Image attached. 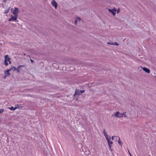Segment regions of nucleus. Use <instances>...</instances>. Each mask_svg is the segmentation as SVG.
Masks as SVG:
<instances>
[{
    "label": "nucleus",
    "mask_w": 156,
    "mask_h": 156,
    "mask_svg": "<svg viewBox=\"0 0 156 156\" xmlns=\"http://www.w3.org/2000/svg\"><path fill=\"white\" fill-rule=\"evenodd\" d=\"M9 63L10 64H11V62H10V60L9 61Z\"/></svg>",
    "instance_id": "nucleus-38"
},
{
    "label": "nucleus",
    "mask_w": 156,
    "mask_h": 156,
    "mask_svg": "<svg viewBox=\"0 0 156 156\" xmlns=\"http://www.w3.org/2000/svg\"><path fill=\"white\" fill-rule=\"evenodd\" d=\"M120 12V9L119 8L117 10V13H118Z\"/></svg>",
    "instance_id": "nucleus-23"
},
{
    "label": "nucleus",
    "mask_w": 156,
    "mask_h": 156,
    "mask_svg": "<svg viewBox=\"0 0 156 156\" xmlns=\"http://www.w3.org/2000/svg\"><path fill=\"white\" fill-rule=\"evenodd\" d=\"M7 76V75H6V76H4V78L5 79L6 78V76Z\"/></svg>",
    "instance_id": "nucleus-35"
},
{
    "label": "nucleus",
    "mask_w": 156,
    "mask_h": 156,
    "mask_svg": "<svg viewBox=\"0 0 156 156\" xmlns=\"http://www.w3.org/2000/svg\"><path fill=\"white\" fill-rule=\"evenodd\" d=\"M106 132L105 131V129H103V133H106Z\"/></svg>",
    "instance_id": "nucleus-30"
},
{
    "label": "nucleus",
    "mask_w": 156,
    "mask_h": 156,
    "mask_svg": "<svg viewBox=\"0 0 156 156\" xmlns=\"http://www.w3.org/2000/svg\"><path fill=\"white\" fill-rule=\"evenodd\" d=\"M128 152H129V154L130 155V156H132L131 155V154H130V152H129V150H128Z\"/></svg>",
    "instance_id": "nucleus-33"
},
{
    "label": "nucleus",
    "mask_w": 156,
    "mask_h": 156,
    "mask_svg": "<svg viewBox=\"0 0 156 156\" xmlns=\"http://www.w3.org/2000/svg\"><path fill=\"white\" fill-rule=\"evenodd\" d=\"M77 23V20H76L75 21L74 23L76 25Z\"/></svg>",
    "instance_id": "nucleus-24"
},
{
    "label": "nucleus",
    "mask_w": 156,
    "mask_h": 156,
    "mask_svg": "<svg viewBox=\"0 0 156 156\" xmlns=\"http://www.w3.org/2000/svg\"><path fill=\"white\" fill-rule=\"evenodd\" d=\"M117 138H118V143L120 145L121 147L122 146V142L121 141L119 137L118 136H116Z\"/></svg>",
    "instance_id": "nucleus-7"
},
{
    "label": "nucleus",
    "mask_w": 156,
    "mask_h": 156,
    "mask_svg": "<svg viewBox=\"0 0 156 156\" xmlns=\"http://www.w3.org/2000/svg\"><path fill=\"white\" fill-rule=\"evenodd\" d=\"M108 146H109V148L110 149L111 151H112V149L111 148V145H110V144H108Z\"/></svg>",
    "instance_id": "nucleus-25"
},
{
    "label": "nucleus",
    "mask_w": 156,
    "mask_h": 156,
    "mask_svg": "<svg viewBox=\"0 0 156 156\" xmlns=\"http://www.w3.org/2000/svg\"><path fill=\"white\" fill-rule=\"evenodd\" d=\"M112 116H114L115 118H120L122 117V115L119 112H116L112 115Z\"/></svg>",
    "instance_id": "nucleus-1"
},
{
    "label": "nucleus",
    "mask_w": 156,
    "mask_h": 156,
    "mask_svg": "<svg viewBox=\"0 0 156 156\" xmlns=\"http://www.w3.org/2000/svg\"><path fill=\"white\" fill-rule=\"evenodd\" d=\"M4 109L2 108L0 109V114L4 112Z\"/></svg>",
    "instance_id": "nucleus-13"
},
{
    "label": "nucleus",
    "mask_w": 156,
    "mask_h": 156,
    "mask_svg": "<svg viewBox=\"0 0 156 156\" xmlns=\"http://www.w3.org/2000/svg\"><path fill=\"white\" fill-rule=\"evenodd\" d=\"M51 3L53 6L55 7V9H56L57 7V2L54 0H53Z\"/></svg>",
    "instance_id": "nucleus-5"
},
{
    "label": "nucleus",
    "mask_w": 156,
    "mask_h": 156,
    "mask_svg": "<svg viewBox=\"0 0 156 156\" xmlns=\"http://www.w3.org/2000/svg\"><path fill=\"white\" fill-rule=\"evenodd\" d=\"M105 138H106V139L107 138H108V135H107V136H105Z\"/></svg>",
    "instance_id": "nucleus-36"
},
{
    "label": "nucleus",
    "mask_w": 156,
    "mask_h": 156,
    "mask_svg": "<svg viewBox=\"0 0 156 156\" xmlns=\"http://www.w3.org/2000/svg\"><path fill=\"white\" fill-rule=\"evenodd\" d=\"M9 9H7L6 10H5V11L4 13H7L9 11Z\"/></svg>",
    "instance_id": "nucleus-15"
},
{
    "label": "nucleus",
    "mask_w": 156,
    "mask_h": 156,
    "mask_svg": "<svg viewBox=\"0 0 156 156\" xmlns=\"http://www.w3.org/2000/svg\"><path fill=\"white\" fill-rule=\"evenodd\" d=\"M19 68H20L21 67H25V66L23 65H22L20 66H19Z\"/></svg>",
    "instance_id": "nucleus-27"
},
{
    "label": "nucleus",
    "mask_w": 156,
    "mask_h": 156,
    "mask_svg": "<svg viewBox=\"0 0 156 156\" xmlns=\"http://www.w3.org/2000/svg\"><path fill=\"white\" fill-rule=\"evenodd\" d=\"M108 144H110V145H111L113 144L112 142V141H110V140H109V142H108Z\"/></svg>",
    "instance_id": "nucleus-20"
},
{
    "label": "nucleus",
    "mask_w": 156,
    "mask_h": 156,
    "mask_svg": "<svg viewBox=\"0 0 156 156\" xmlns=\"http://www.w3.org/2000/svg\"><path fill=\"white\" fill-rule=\"evenodd\" d=\"M107 44H109L114 45V43L112 42H108Z\"/></svg>",
    "instance_id": "nucleus-17"
},
{
    "label": "nucleus",
    "mask_w": 156,
    "mask_h": 156,
    "mask_svg": "<svg viewBox=\"0 0 156 156\" xmlns=\"http://www.w3.org/2000/svg\"><path fill=\"white\" fill-rule=\"evenodd\" d=\"M11 68H12V70L13 71H15L16 69V68L15 66H12Z\"/></svg>",
    "instance_id": "nucleus-14"
},
{
    "label": "nucleus",
    "mask_w": 156,
    "mask_h": 156,
    "mask_svg": "<svg viewBox=\"0 0 156 156\" xmlns=\"http://www.w3.org/2000/svg\"><path fill=\"white\" fill-rule=\"evenodd\" d=\"M6 1H7L6 0H3V2H6Z\"/></svg>",
    "instance_id": "nucleus-34"
},
{
    "label": "nucleus",
    "mask_w": 156,
    "mask_h": 156,
    "mask_svg": "<svg viewBox=\"0 0 156 156\" xmlns=\"http://www.w3.org/2000/svg\"><path fill=\"white\" fill-rule=\"evenodd\" d=\"M77 18L79 19V20H81V19L80 18L78 17Z\"/></svg>",
    "instance_id": "nucleus-37"
},
{
    "label": "nucleus",
    "mask_w": 156,
    "mask_h": 156,
    "mask_svg": "<svg viewBox=\"0 0 156 156\" xmlns=\"http://www.w3.org/2000/svg\"><path fill=\"white\" fill-rule=\"evenodd\" d=\"M17 16L16 15H15V16H13L12 15L11 16V18L9 19V21H11L12 20L15 21L16 22H18V21L17 20Z\"/></svg>",
    "instance_id": "nucleus-2"
},
{
    "label": "nucleus",
    "mask_w": 156,
    "mask_h": 156,
    "mask_svg": "<svg viewBox=\"0 0 156 156\" xmlns=\"http://www.w3.org/2000/svg\"><path fill=\"white\" fill-rule=\"evenodd\" d=\"M114 45H117L118 46L119 45V44L117 43V42H115L114 43Z\"/></svg>",
    "instance_id": "nucleus-19"
},
{
    "label": "nucleus",
    "mask_w": 156,
    "mask_h": 156,
    "mask_svg": "<svg viewBox=\"0 0 156 156\" xmlns=\"http://www.w3.org/2000/svg\"><path fill=\"white\" fill-rule=\"evenodd\" d=\"M20 68H19V67L18 66L17 68H16V70L17 72L18 73H20Z\"/></svg>",
    "instance_id": "nucleus-12"
},
{
    "label": "nucleus",
    "mask_w": 156,
    "mask_h": 156,
    "mask_svg": "<svg viewBox=\"0 0 156 156\" xmlns=\"http://www.w3.org/2000/svg\"><path fill=\"white\" fill-rule=\"evenodd\" d=\"M116 136H112V138H111L112 139V140H113L114 139V137H116Z\"/></svg>",
    "instance_id": "nucleus-32"
},
{
    "label": "nucleus",
    "mask_w": 156,
    "mask_h": 156,
    "mask_svg": "<svg viewBox=\"0 0 156 156\" xmlns=\"http://www.w3.org/2000/svg\"><path fill=\"white\" fill-rule=\"evenodd\" d=\"M104 135L105 136L108 135L107 133H106V132L105 133H103Z\"/></svg>",
    "instance_id": "nucleus-28"
},
{
    "label": "nucleus",
    "mask_w": 156,
    "mask_h": 156,
    "mask_svg": "<svg viewBox=\"0 0 156 156\" xmlns=\"http://www.w3.org/2000/svg\"><path fill=\"white\" fill-rule=\"evenodd\" d=\"M12 70V68H11L10 69L7 70L6 71H5L6 72H9L10 70Z\"/></svg>",
    "instance_id": "nucleus-21"
},
{
    "label": "nucleus",
    "mask_w": 156,
    "mask_h": 156,
    "mask_svg": "<svg viewBox=\"0 0 156 156\" xmlns=\"http://www.w3.org/2000/svg\"><path fill=\"white\" fill-rule=\"evenodd\" d=\"M25 56L26 55V54L24 53L23 54Z\"/></svg>",
    "instance_id": "nucleus-39"
},
{
    "label": "nucleus",
    "mask_w": 156,
    "mask_h": 156,
    "mask_svg": "<svg viewBox=\"0 0 156 156\" xmlns=\"http://www.w3.org/2000/svg\"><path fill=\"white\" fill-rule=\"evenodd\" d=\"M30 61H31V62L32 63H33L34 62V60H33L32 59H30Z\"/></svg>",
    "instance_id": "nucleus-31"
},
{
    "label": "nucleus",
    "mask_w": 156,
    "mask_h": 156,
    "mask_svg": "<svg viewBox=\"0 0 156 156\" xmlns=\"http://www.w3.org/2000/svg\"><path fill=\"white\" fill-rule=\"evenodd\" d=\"M10 58L9 57V56L8 55H6L5 56V61H9L10 60Z\"/></svg>",
    "instance_id": "nucleus-8"
},
{
    "label": "nucleus",
    "mask_w": 156,
    "mask_h": 156,
    "mask_svg": "<svg viewBox=\"0 0 156 156\" xmlns=\"http://www.w3.org/2000/svg\"><path fill=\"white\" fill-rule=\"evenodd\" d=\"M108 10L109 12H111L114 16H115L116 14V9L115 8H114L113 9H108Z\"/></svg>",
    "instance_id": "nucleus-4"
},
{
    "label": "nucleus",
    "mask_w": 156,
    "mask_h": 156,
    "mask_svg": "<svg viewBox=\"0 0 156 156\" xmlns=\"http://www.w3.org/2000/svg\"><path fill=\"white\" fill-rule=\"evenodd\" d=\"M142 69L144 71L148 73H150V70L148 69L146 67L142 68Z\"/></svg>",
    "instance_id": "nucleus-6"
},
{
    "label": "nucleus",
    "mask_w": 156,
    "mask_h": 156,
    "mask_svg": "<svg viewBox=\"0 0 156 156\" xmlns=\"http://www.w3.org/2000/svg\"><path fill=\"white\" fill-rule=\"evenodd\" d=\"M106 139L107 140V141L108 142H109V140H109V139L108 137V138H107Z\"/></svg>",
    "instance_id": "nucleus-29"
},
{
    "label": "nucleus",
    "mask_w": 156,
    "mask_h": 156,
    "mask_svg": "<svg viewBox=\"0 0 156 156\" xmlns=\"http://www.w3.org/2000/svg\"><path fill=\"white\" fill-rule=\"evenodd\" d=\"M5 65L6 66H7L8 65V63L7 62V61H5Z\"/></svg>",
    "instance_id": "nucleus-22"
},
{
    "label": "nucleus",
    "mask_w": 156,
    "mask_h": 156,
    "mask_svg": "<svg viewBox=\"0 0 156 156\" xmlns=\"http://www.w3.org/2000/svg\"><path fill=\"white\" fill-rule=\"evenodd\" d=\"M20 11L18 8L16 7H15L14 8V10L13 12V13L15 15H16L17 16L18 15V13Z\"/></svg>",
    "instance_id": "nucleus-3"
},
{
    "label": "nucleus",
    "mask_w": 156,
    "mask_h": 156,
    "mask_svg": "<svg viewBox=\"0 0 156 156\" xmlns=\"http://www.w3.org/2000/svg\"><path fill=\"white\" fill-rule=\"evenodd\" d=\"M5 74L7 76H9L10 75V73L9 72H5Z\"/></svg>",
    "instance_id": "nucleus-11"
},
{
    "label": "nucleus",
    "mask_w": 156,
    "mask_h": 156,
    "mask_svg": "<svg viewBox=\"0 0 156 156\" xmlns=\"http://www.w3.org/2000/svg\"><path fill=\"white\" fill-rule=\"evenodd\" d=\"M85 154H86V155H88L89 154V151H86V152H85Z\"/></svg>",
    "instance_id": "nucleus-26"
},
{
    "label": "nucleus",
    "mask_w": 156,
    "mask_h": 156,
    "mask_svg": "<svg viewBox=\"0 0 156 156\" xmlns=\"http://www.w3.org/2000/svg\"><path fill=\"white\" fill-rule=\"evenodd\" d=\"M17 108V107L14 108V107L12 106L11 107H10L9 109H10L11 110L14 111Z\"/></svg>",
    "instance_id": "nucleus-10"
},
{
    "label": "nucleus",
    "mask_w": 156,
    "mask_h": 156,
    "mask_svg": "<svg viewBox=\"0 0 156 156\" xmlns=\"http://www.w3.org/2000/svg\"><path fill=\"white\" fill-rule=\"evenodd\" d=\"M126 113V112L123 113L122 114H121V115H122V117H126V115L125 113Z\"/></svg>",
    "instance_id": "nucleus-16"
},
{
    "label": "nucleus",
    "mask_w": 156,
    "mask_h": 156,
    "mask_svg": "<svg viewBox=\"0 0 156 156\" xmlns=\"http://www.w3.org/2000/svg\"><path fill=\"white\" fill-rule=\"evenodd\" d=\"M76 94H77V95L81 94L80 93V91H79L78 90H77L76 89V90L75 93L74 94V96Z\"/></svg>",
    "instance_id": "nucleus-9"
},
{
    "label": "nucleus",
    "mask_w": 156,
    "mask_h": 156,
    "mask_svg": "<svg viewBox=\"0 0 156 156\" xmlns=\"http://www.w3.org/2000/svg\"><path fill=\"white\" fill-rule=\"evenodd\" d=\"M85 91V90H81L80 91V93L81 94L82 93H84V92Z\"/></svg>",
    "instance_id": "nucleus-18"
}]
</instances>
